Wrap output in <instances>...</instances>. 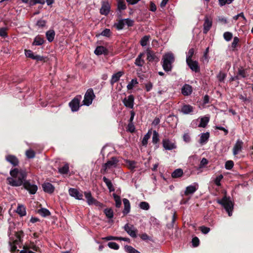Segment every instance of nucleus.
<instances>
[{
  "instance_id": "obj_1",
  "label": "nucleus",
  "mask_w": 253,
  "mask_h": 253,
  "mask_svg": "<svg viewBox=\"0 0 253 253\" xmlns=\"http://www.w3.org/2000/svg\"><path fill=\"white\" fill-rule=\"evenodd\" d=\"M10 174L11 177L7 178L8 184L15 187L23 185L24 189L31 194H35L37 191V186L31 183L29 180H26L27 173L25 170H18L15 168L10 170Z\"/></svg>"
},
{
  "instance_id": "obj_51",
  "label": "nucleus",
  "mask_w": 253,
  "mask_h": 253,
  "mask_svg": "<svg viewBox=\"0 0 253 253\" xmlns=\"http://www.w3.org/2000/svg\"><path fill=\"white\" fill-rule=\"evenodd\" d=\"M234 0H218L219 4L220 6H222L225 4L231 3Z\"/></svg>"
},
{
  "instance_id": "obj_57",
  "label": "nucleus",
  "mask_w": 253,
  "mask_h": 253,
  "mask_svg": "<svg viewBox=\"0 0 253 253\" xmlns=\"http://www.w3.org/2000/svg\"><path fill=\"white\" fill-rule=\"evenodd\" d=\"M100 35L103 36L109 37L111 35V31L109 29H105L101 32Z\"/></svg>"
},
{
  "instance_id": "obj_60",
  "label": "nucleus",
  "mask_w": 253,
  "mask_h": 253,
  "mask_svg": "<svg viewBox=\"0 0 253 253\" xmlns=\"http://www.w3.org/2000/svg\"><path fill=\"white\" fill-rule=\"evenodd\" d=\"M46 23V21H45L44 20L41 19L37 21V25L39 28H43V27H44L45 26Z\"/></svg>"
},
{
  "instance_id": "obj_14",
  "label": "nucleus",
  "mask_w": 253,
  "mask_h": 253,
  "mask_svg": "<svg viewBox=\"0 0 253 253\" xmlns=\"http://www.w3.org/2000/svg\"><path fill=\"white\" fill-rule=\"evenodd\" d=\"M69 195L76 199L82 200L83 197V194L76 188H70L69 189Z\"/></svg>"
},
{
  "instance_id": "obj_16",
  "label": "nucleus",
  "mask_w": 253,
  "mask_h": 253,
  "mask_svg": "<svg viewBox=\"0 0 253 253\" xmlns=\"http://www.w3.org/2000/svg\"><path fill=\"white\" fill-rule=\"evenodd\" d=\"M25 54L26 57L30 58L37 61H42L43 57L39 55H35L31 50H25Z\"/></svg>"
},
{
  "instance_id": "obj_40",
  "label": "nucleus",
  "mask_w": 253,
  "mask_h": 253,
  "mask_svg": "<svg viewBox=\"0 0 253 253\" xmlns=\"http://www.w3.org/2000/svg\"><path fill=\"white\" fill-rule=\"evenodd\" d=\"M125 249V251L128 253H140L139 251L130 246H126Z\"/></svg>"
},
{
  "instance_id": "obj_48",
  "label": "nucleus",
  "mask_w": 253,
  "mask_h": 253,
  "mask_svg": "<svg viewBox=\"0 0 253 253\" xmlns=\"http://www.w3.org/2000/svg\"><path fill=\"white\" fill-rule=\"evenodd\" d=\"M194 50L193 48H191L189 50L186 55V61L192 60V57L194 55Z\"/></svg>"
},
{
  "instance_id": "obj_64",
  "label": "nucleus",
  "mask_w": 253,
  "mask_h": 253,
  "mask_svg": "<svg viewBox=\"0 0 253 253\" xmlns=\"http://www.w3.org/2000/svg\"><path fill=\"white\" fill-rule=\"evenodd\" d=\"M239 40L238 37H235L233 39V41L232 43V47L235 48L237 45L238 43L239 42Z\"/></svg>"
},
{
  "instance_id": "obj_31",
  "label": "nucleus",
  "mask_w": 253,
  "mask_h": 253,
  "mask_svg": "<svg viewBox=\"0 0 253 253\" xmlns=\"http://www.w3.org/2000/svg\"><path fill=\"white\" fill-rule=\"evenodd\" d=\"M44 39L42 38L40 36L38 35L35 38L34 42H33V45H41L44 43Z\"/></svg>"
},
{
  "instance_id": "obj_34",
  "label": "nucleus",
  "mask_w": 253,
  "mask_h": 253,
  "mask_svg": "<svg viewBox=\"0 0 253 253\" xmlns=\"http://www.w3.org/2000/svg\"><path fill=\"white\" fill-rule=\"evenodd\" d=\"M38 213L43 217H46L50 215V211L46 209L42 208L38 210Z\"/></svg>"
},
{
  "instance_id": "obj_38",
  "label": "nucleus",
  "mask_w": 253,
  "mask_h": 253,
  "mask_svg": "<svg viewBox=\"0 0 253 253\" xmlns=\"http://www.w3.org/2000/svg\"><path fill=\"white\" fill-rule=\"evenodd\" d=\"M151 136V131L149 130L143 137L142 144L144 146H146L148 143V140Z\"/></svg>"
},
{
  "instance_id": "obj_50",
  "label": "nucleus",
  "mask_w": 253,
  "mask_h": 253,
  "mask_svg": "<svg viewBox=\"0 0 253 253\" xmlns=\"http://www.w3.org/2000/svg\"><path fill=\"white\" fill-rule=\"evenodd\" d=\"M233 166H234L233 162L232 161L229 160V161H227L225 163V168L226 169L230 170L233 167Z\"/></svg>"
},
{
  "instance_id": "obj_24",
  "label": "nucleus",
  "mask_w": 253,
  "mask_h": 253,
  "mask_svg": "<svg viewBox=\"0 0 253 253\" xmlns=\"http://www.w3.org/2000/svg\"><path fill=\"white\" fill-rule=\"evenodd\" d=\"M144 55V53H140L135 61V65L138 67H142L145 63L144 60L142 59V57Z\"/></svg>"
},
{
  "instance_id": "obj_25",
  "label": "nucleus",
  "mask_w": 253,
  "mask_h": 253,
  "mask_svg": "<svg viewBox=\"0 0 253 253\" xmlns=\"http://www.w3.org/2000/svg\"><path fill=\"white\" fill-rule=\"evenodd\" d=\"M123 203L124 205V209L123 211V213L124 214H127L130 211V205L129 201L127 199H124L123 200Z\"/></svg>"
},
{
  "instance_id": "obj_45",
  "label": "nucleus",
  "mask_w": 253,
  "mask_h": 253,
  "mask_svg": "<svg viewBox=\"0 0 253 253\" xmlns=\"http://www.w3.org/2000/svg\"><path fill=\"white\" fill-rule=\"evenodd\" d=\"M104 212L106 216L108 218H112L113 217V211L111 209H106L104 210Z\"/></svg>"
},
{
  "instance_id": "obj_3",
  "label": "nucleus",
  "mask_w": 253,
  "mask_h": 253,
  "mask_svg": "<svg viewBox=\"0 0 253 253\" xmlns=\"http://www.w3.org/2000/svg\"><path fill=\"white\" fill-rule=\"evenodd\" d=\"M174 58L171 53L165 54L162 59V66L166 72L170 71L172 69V63L174 62Z\"/></svg>"
},
{
  "instance_id": "obj_52",
  "label": "nucleus",
  "mask_w": 253,
  "mask_h": 253,
  "mask_svg": "<svg viewBox=\"0 0 253 253\" xmlns=\"http://www.w3.org/2000/svg\"><path fill=\"white\" fill-rule=\"evenodd\" d=\"M108 246L110 248L114 250H118L119 248V245L115 242H109Z\"/></svg>"
},
{
  "instance_id": "obj_2",
  "label": "nucleus",
  "mask_w": 253,
  "mask_h": 253,
  "mask_svg": "<svg viewBox=\"0 0 253 253\" xmlns=\"http://www.w3.org/2000/svg\"><path fill=\"white\" fill-rule=\"evenodd\" d=\"M217 203L224 207L229 216L232 215L233 203L230 197L224 196L221 199L217 200Z\"/></svg>"
},
{
  "instance_id": "obj_62",
  "label": "nucleus",
  "mask_w": 253,
  "mask_h": 253,
  "mask_svg": "<svg viewBox=\"0 0 253 253\" xmlns=\"http://www.w3.org/2000/svg\"><path fill=\"white\" fill-rule=\"evenodd\" d=\"M208 164V161L207 160V159L205 158H203L200 162V168H203Z\"/></svg>"
},
{
  "instance_id": "obj_18",
  "label": "nucleus",
  "mask_w": 253,
  "mask_h": 253,
  "mask_svg": "<svg viewBox=\"0 0 253 253\" xmlns=\"http://www.w3.org/2000/svg\"><path fill=\"white\" fill-rule=\"evenodd\" d=\"M94 53L97 55H100L101 54L107 55L108 50L103 46H98L94 50Z\"/></svg>"
},
{
  "instance_id": "obj_32",
  "label": "nucleus",
  "mask_w": 253,
  "mask_h": 253,
  "mask_svg": "<svg viewBox=\"0 0 253 253\" xmlns=\"http://www.w3.org/2000/svg\"><path fill=\"white\" fill-rule=\"evenodd\" d=\"M16 212L21 216H24L26 214V208L23 205H18L17 208Z\"/></svg>"
},
{
  "instance_id": "obj_30",
  "label": "nucleus",
  "mask_w": 253,
  "mask_h": 253,
  "mask_svg": "<svg viewBox=\"0 0 253 253\" xmlns=\"http://www.w3.org/2000/svg\"><path fill=\"white\" fill-rule=\"evenodd\" d=\"M103 180L105 183L106 186H107L109 191L113 192L115 191V188L111 181L109 179L104 176L103 177Z\"/></svg>"
},
{
  "instance_id": "obj_55",
  "label": "nucleus",
  "mask_w": 253,
  "mask_h": 253,
  "mask_svg": "<svg viewBox=\"0 0 253 253\" xmlns=\"http://www.w3.org/2000/svg\"><path fill=\"white\" fill-rule=\"evenodd\" d=\"M26 156L28 158H33L35 156V153L34 151L32 150H28L26 152Z\"/></svg>"
},
{
  "instance_id": "obj_9",
  "label": "nucleus",
  "mask_w": 253,
  "mask_h": 253,
  "mask_svg": "<svg viewBox=\"0 0 253 253\" xmlns=\"http://www.w3.org/2000/svg\"><path fill=\"white\" fill-rule=\"evenodd\" d=\"M124 229L131 237L135 238L136 237L137 229L133 225L126 224Z\"/></svg>"
},
{
  "instance_id": "obj_8",
  "label": "nucleus",
  "mask_w": 253,
  "mask_h": 253,
  "mask_svg": "<svg viewBox=\"0 0 253 253\" xmlns=\"http://www.w3.org/2000/svg\"><path fill=\"white\" fill-rule=\"evenodd\" d=\"M199 188V185L197 183H194L193 184L186 187L184 191V194L186 196L194 194Z\"/></svg>"
},
{
  "instance_id": "obj_17",
  "label": "nucleus",
  "mask_w": 253,
  "mask_h": 253,
  "mask_svg": "<svg viewBox=\"0 0 253 253\" xmlns=\"http://www.w3.org/2000/svg\"><path fill=\"white\" fill-rule=\"evenodd\" d=\"M110 10V6L108 1H103L102 6L100 9V12L101 14L107 15L109 14Z\"/></svg>"
},
{
  "instance_id": "obj_29",
  "label": "nucleus",
  "mask_w": 253,
  "mask_h": 253,
  "mask_svg": "<svg viewBox=\"0 0 253 253\" xmlns=\"http://www.w3.org/2000/svg\"><path fill=\"white\" fill-rule=\"evenodd\" d=\"M210 121V118L207 116L200 118V124L198 125V127H205Z\"/></svg>"
},
{
  "instance_id": "obj_58",
  "label": "nucleus",
  "mask_w": 253,
  "mask_h": 253,
  "mask_svg": "<svg viewBox=\"0 0 253 253\" xmlns=\"http://www.w3.org/2000/svg\"><path fill=\"white\" fill-rule=\"evenodd\" d=\"M199 242H200L199 239H198V237H195L193 238L192 240V245L194 247H198L199 245Z\"/></svg>"
},
{
  "instance_id": "obj_59",
  "label": "nucleus",
  "mask_w": 253,
  "mask_h": 253,
  "mask_svg": "<svg viewBox=\"0 0 253 253\" xmlns=\"http://www.w3.org/2000/svg\"><path fill=\"white\" fill-rule=\"evenodd\" d=\"M124 23H125V25H127L128 27H131L133 25V21L130 19L126 18L123 19Z\"/></svg>"
},
{
  "instance_id": "obj_46",
  "label": "nucleus",
  "mask_w": 253,
  "mask_h": 253,
  "mask_svg": "<svg viewBox=\"0 0 253 253\" xmlns=\"http://www.w3.org/2000/svg\"><path fill=\"white\" fill-rule=\"evenodd\" d=\"M7 28L5 27H3L0 28V37L5 38L7 37Z\"/></svg>"
},
{
  "instance_id": "obj_49",
  "label": "nucleus",
  "mask_w": 253,
  "mask_h": 253,
  "mask_svg": "<svg viewBox=\"0 0 253 253\" xmlns=\"http://www.w3.org/2000/svg\"><path fill=\"white\" fill-rule=\"evenodd\" d=\"M125 25V23H124L123 19L120 20L116 25L117 29L119 30L123 29Z\"/></svg>"
},
{
  "instance_id": "obj_61",
  "label": "nucleus",
  "mask_w": 253,
  "mask_h": 253,
  "mask_svg": "<svg viewBox=\"0 0 253 253\" xmlns=\"http://www.w3.org/2000/svg\"><path fill=\"white\" fill-rule=\"evenodd\" d=\"M45 2L44 0H31L30 4L35 5L37 3L44 4Z\"/></svg>"
},
{
  "instance_id": "obj_27",
  "label": "nucleus",
  "mask_w": 253,
  "mask_h": 253,
  "mask_svg": "<svg viewBox=\"0 0 253 253\" xmlns=\"http://www.w3.org/2000/svg\"><path fill=\"white\" fill-rule=\"evenodd\" d=\"M84 194L87 204L89 205H93L96 200L92 197L91 193L90 192H85Z\"/></svg>"
},
{
  "instance_id": "obj_11",
  "label": "nucleus",
  "mask_w": 253,
  "mask_h": 253,
  "mask_svg": "<svg viewBox=\"0 0 253 253\" xmlns=\"http://www.w3.org/2000/svg\"><path fill=\"white\" fill-rule=\"evenodd\" d=\"M243 145V142L240 139H238L233 148V154L234 156H236L242 151Z\"/></svg>"
},
{
  "instance_id": "obj_35",
  "label": "nucleus",
  "mask_w": 253,
  "mask_h": 253,
  "mask_svg": "<svg viewBox=\"0 0 253 253\" xmlns=\"http://www.w3.org/2000/svg\"><path fill=\"white\" fill-rule=\"evenodd\" d=\"M113 197L115 201V205L117 208H120L122 205V202L121 200L120 197L116 194L115 193L113 194Z\"/></svg>"
},
{
  "instance_id": "obj_7",
  "label": "nucleus",
  "mask_w": 253,
  "mask_h": 253,
  "mask_svg": "<svg viewBox=\"0 0 253 253\" xmlns=\"http://www.w3.org/2000/svg\"><path fill=\"white\" fill-rule=\"evenodd\" d=\"M134 100L133 95H129L123 99V102L126 108L132 109L134 106Z\"/></svg>"
},
{
  "instance_id": "obj_20",
  "label": "nucleus",
  "mask_w": 253,
  "mask_h": 253,
  "mask_svg": "<svg viewBox=\"0 0 253 253\" xmlns=\"http://www.w3.org/2000/svg\"><path fill=\"white\" fill-rule=\"evenodd\" d=\"M194 111V107L190 105H184L181 108V112L185 115L190 114Z\"/></svg>"
},
{
  "instance_id": "obj_47",
  "label": "nucleus",
  "mask_w": 253,
  "mask_h": 253,
  "mask_svg": "<svg viewBox=\"0 0 253 253\" xmlns=\"http://www.w3.org/2000/svg\"><path fill=\"white\" fill-rule=\"evenodd\" d=\"M118 8L119 10H125L126 8V5L124 0H118Z\"/></svg>"
},
{
  "instance_id": "obj_53",
  "label": "nucleus",
  "mask_w": 253,
  "mask_h": 253,
  "mask_svg": "<svg viewBox=\"0 0 253 253\" xmlns=\"http://www.w3.org/2000/svg\"><path fill=\"white\" fill-rule=\"evenodd\" d=\"M223 37L226 41H229L232 38V34L229 32H225L223 34Z\"/></svg>"
},
{
  "instance_id": "obj_39",
  "label": "nucleus",
  "mask_w": 253,
  "mask_h": 253,
  "mask_svg": "<svg viewBox=\"0 0 253 253\" xmlns=\"http://www.w3.org/2000/svg\"><path fill=\"white\" fill-rule=\"evenodd\" d=\"M139 207L143 210L147 211L150 209V206L148 203L146 202H141L139 204Z\"/></svg>"
},
{
  "instance_id": "obj_44",
  "label": "nucleus",
  "mask_w": 253,
  "mask_h": 253,
  "mask_svg": "<svg viewBox=\"0 0 253 253\" xmlns=\"http://www.w3.org/2000/svg\"><path fill=\"white\" fill-rule=\"evenodd\" d=\"M159 141V133L156 131L154 130L153 132L152 142L154 144L157 143Z\"/></svg>"
},
{
  "instance_id": "obj_22",
  "label": "nucleus",
  "mask_w": 253,
  "mask_h": 253,
  "mask_svg": "<svg viewBox=\"0 0 253 253\" xmlns=\"http://www.w3.org/2000/svg\"><path fill=\"white\" fill-rule=\"evenodd\" d=\"M192 92V87L191 85L185 84L181 88V93L185 96H188L191 94Z\"/></svg>"
},
{
  "instance_id": "obj_63",
  "label": "nucleus",
  "mask_w": 253,
  "mask_h": 253,
  "mask_svg": "<svg viewBox=\"0 0 253 253\" xmlns=\"http://www.w3.org/2000/svg\"><path fill=\"white\" fill-rule=\"evenodd\" d=\"M201 232L205 234L208 233L210 230V228L202 226L200 227Z\"/></svg>"
},
{
  "instance_id": "obj_21",
  "label": "nucleus",
  "mask_w": 253,
  "mask_h": 253,
  "mask_svg": "<svg viewBox=\"0 0 253 253\" xmlns=\"http://www.w3.org/2000/svg\"><path fill=\"white\" fill-rule=\"evenodd\" d=\"M5 159L7 162L14 166H16L19 164L18 159L14 155H8L6 156Z\"/></svg>"
},
{
  "instance_id": "obj_42",
  "label": "nucleus",
  "mask_w": 253,
  "mask_h": 253,
  "mask_svg": "<svg viewBox=\"0 0 253 253\" xmlns=\"http://www.w3.org/2000/svg\"><path fill=\"white\" fill-rule=\"evenodd\" d=\"M69 165L65 164L62 167L59 169V171L61 174H66L69 171Z\"/></svg>"
},
{
  "instance_id": "obj_33",
  "label": "nucleus",
  "mask_w": 253,
  "mask_h": 253,
  "mask_svg": "<svg viewBox=\"0 0 253 253\" xmlns=\"http://www.w3.org/2000/svg\"><path fill=\"white\" fill-rule=\"evenodd\" d=\"M183 173V170L181 169H175L172 173L171 176L173 178H179L182 176Z\"/></svg>"
},
{
  "instance_id": "obj_41",
  "label": "nucleus",
  "mask_w": 253,
  "mask_h": 253,
  "mask_svg": "<svg viewBox=\"0 0 253 253\" xmlns=\"http://www.w3.org/2000/svg\"><path fill=\"white\" fill-rule=\"evenodd\" d=\"M149 36H145L143 37H142L140 42L141 45L142 46H146L149 42Z\"/></svg>"
},
{
  "instance_id": "obj_26",
  "label": "nucleus",
  "mask_w": 253,
  "mask_h": 253,
  "mask_svg": "<svg viewBox=\"0 0 253 253\" xmlns=\"http://www.w3.org/2000/svg\"><path fill=\"white\" fill-rule=\"evenodd\" d=\"M210 137V133L208 132L202 133L200 134L199 142L201 144H205L208 140Z\"/></svg>"
},
{
  "instance_id": "obj_15",
  "label": "nucleus",
  "mask_w": 253,
  "mask_h": 253,
  "mask_svg": "<svg viewBox=\"0 0 253 253\" xmlns=\"http://www.w3.org/2000/svg\"><path fill=\"white\" fill-rule=\"evenodd\" d=\"M162 143L163 146L166 150H171L176 148V145L174 143H173L168 139H164Z\"/></svg>"
},
{
  "instance_id": "obj_23",
  "label": "nucleus",
  "mask_w": 253,
  "mask_h": 253,
  "mask_svg": "<svg viewBox=\"0 0 253 253\" xmlns=\"http://www.w3.org/2000/svg\"><path fill=\"white\" fill-rule=\"evenodd\" d=\"M42 187L43 191L48 193H53L54 190V186L49 182L43 183L42 185Z\"/></svg>"
},
{
  "instance_id": "obj_10",
  "label": "nucleus",
  "mask_w": 253,
  "mask_h": 253,
  "mask_svg": "<svg viewBox=\"0 0 253 253\" xmlns=\"http://www.w3.org/2000/svg\"><path fill=\"white\" fill-rule=\"evenodd\" d=\"M147 59L151 62H158L159 61V57L156 55V53L148 48L146 50Z\"/></svg>"
},
{
  "instance_id": "obj_12",
  "label": "nucleus",
  "mask_w": 253,
  "mask_h": 253,
  "mask_svg": "<svg viewBox=\"0 0 253 253\" xmlns=\"http://www.w3.org/2000/svg\"><path fill=\"white\" fill-rule=\"evenodd\" d=\"M204 20L205 21L203 24V33L204 34H207L211 27L212 22L211 19H210L207 16L205 17Z\"/></svg>"
},
{
  "instance_id": "obj_6",
  "label": "nucleus",
  "mask_w": 253,
  "mask_h": 253,
  "mask_svg": "<svg viewBox=\"0 0 253 253\" xmlns=\"http://www.w3.org/2000/svg\"><path fill=\"white\" fill-rule=\"evenodd\" d=\"M81 98V95H77L69 103V106L73 112H76L79 110Z\"/></svg>"
},
{
  "instance_id": "obj_28",
  "label": "nucleus",
  "mask_w": 253,
  "mask_h": 253,
  "mask_svg": "<svg viewBox=\"0 0 253 253\" xmlns=\"http://www.w3.org/2000/svg\"><path fill=\"white\" fill-rule=\"evenodd\" d=\"M55 35V33L53 30H49L45 33L46 38L49 42H51L53 41Z\"/></svg>"
},
{
  "instance_id": "obj_54",
  "label": "nucleus",
  "mask_w": 253,
  "mask_h": 253,
  "mask_svg": "<svg viewBox=\"0 0 253 253\" xmlns=\"http://www.w3.org/2000/svg\"><path fill=\"white\" fill-rule=\"evenodd\" d=\"M223 177V175L222 174H220L215 178L214 182L216 185H220V181L222 179Z\"/></svg>"
},
{
  "instance_id": "obj_4",
  "label": "nucleus",
  "mask_w": 253,
  "mask_h": 253,
  "mask_svg": "<svg viewBox=\"0 0 253 253\" xmlns=\"http://www.w3.org/2000/svg\"><path fill=\"white\" fill-rule=\"evenodd\" d=\"M95 95L92 88H89L86 91L83 100V105L88 106L91 104Z\"/></svg>"
},
{
  "instance_id": "obj_19",
  "label": "nucleus",
  "mask_w": 253,
  "mask_h": 253,
  "mask_svg": "<svg viewBox=\"0 0 253 253\" xmlns=\"http://www.w3.org/2000/svg\"><path fill=\"white\" fill-rule=\"evenodd\" d=\"M124 73L123 71H119L115 74H114L110 80V84L113 85L115 83L117 82L120 78L124 75Z\"/></svg>"
},
{
  "instance_id": "obj_56",
  "label": "nucleus",
  "mask_w": 253,
  "mask_h": 253,
  "mask_svg": "<svg viewBox=\"0 0 253 253\" xmlns=\"http://www.w3.org/2000/svg\"><path fill=\"white\" fill-rule=\"evenodd\" d=\"M226 75L225 73L220 72L217 76V78H218V81L220 82H223L224 81V79L226 78Z\"/></svg>"
},
{
  "instance_id": "obj_37",
  "label": "nucleus",
  "mask_w": 253,
  "mask_h": 253,
  "mask_svg": "<svg viewBox=\"0 0 253 253\" xmlns=\"http://www.w3.org/2000/svg\"><path fill=\"white\" fill-rule=\"evenodd\" d=\"M247 75L248 74L245 69H242V68H239L237 76H239L240 79L241 78H245L247 76Z\"/></svg>"
},
{
  "instance_id": "obj_5",
  "label": "nucleus",
  "mask_w": 253,
  "mask_h": 253,
  "mask_svg": "<svg viewBox=\"0 0 253 253\" xmlns=\"http://www.w3.org/2000/svg\"><path fill=\"white\" fill-rule=\"evenodd\" d=\"M118 160L117 158L113 157L111 160L103 165L102 172L103 173L106 172L109 169L113 168H116Z\"/></svg>"
},
{
  "instance_id": "obj_13",
  "label": "nucleus",
  "mask_w": 253,
  "mask_h": 253,
  "mask_svg": "<svg viewBox=\"0 0 253 253\" xmlns=\"http://www.w3.org/2000/svg\"><path fill=\"white\" fill-rule=\"evenodd\" d=\"M186 63L192 71L196 73L200 71V67L197 61L190 60L186 61Z\"/></svg>"
},
{
  "instance_id": "obj_36",
  "label": "nucleus",
  "mask_w": 253,
  "mask_h": 253,
  "mask_svg": "<svg viewBox=\"0 0 253 253\" xmlns=\"http://www.w3.org/2000/svg\"><path fill=\"white\" fill-rule=\"evenodd\" d=\"M126 163L127 167L131 170H134L135 168L136 167V163L134 161L126 160Z\"/></svg>"
},
{
  "instance_id": "obj_43",
  "label": "nucleus",
  "mask_w": 253,
  "mask_h": 253,
  "mask_svg": "<svg viewBox=\"0 0 253 253\" xmlns=\"http://www.w3.org/2000/svg\"><path fill=\"white\" fill-rule=\"evenodd\" d=\"M138 84V82L136 79H132L131 81L127 85V88L128 90L132 89L134 85Z\"/></svg>"
}]
</instances>
